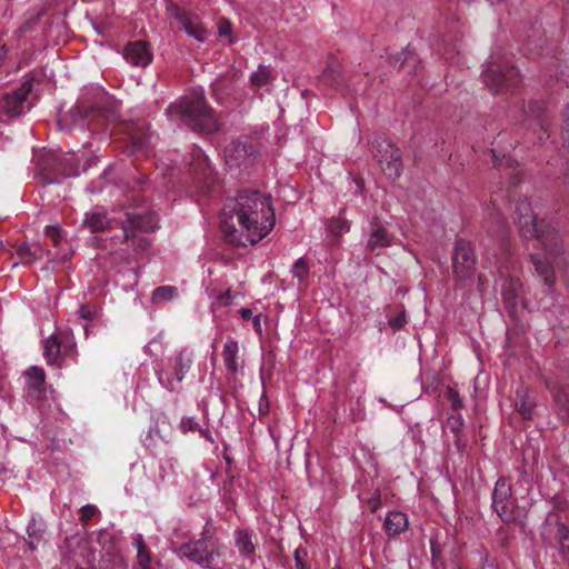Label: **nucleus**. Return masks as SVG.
<instances>
[{
  "label": "nucleus",
  "mask_w": 569,
  "mask_h": 569,
  "mask_svg": "<svg viewBox=\"0 0 569 569\" xmlns=\"http://www.w3.org/2000/svg\"><path fill=\"white\" fill-rule=\"evenodd\" d=\"M274 222L271 198L259 191L240 192L228 200L222 212V230L234 246L258 243L272 230Z\"/></svg>",
  "instance_id": "obj_1"
},
{
  "label": "nucleus",
  "mask_w": 569,
  "mask_h": 569,
  "mask_svg": "<svg viewBox=\"0 0 569 569\" xmlns=\"http://www.w3.org/2000/svg\"><path fill=\"white\" fill-rule=\"evenodd\" d=\"M515 213L520 232L527 238H537L542 244L543 256L541 253L533 254L532 263L545 283L549 287L553 286L556 276L551 260L563 252V246L557 230L550 222H537L531 204L527 199L517 202Z\"/></svg>",
  "instance_id": "obj_2"
},
{
  "label": "nucleus",
  "mask_w": 569,
  "mask_h": 569,
  "mask_svg": "<svg viewBox=\"0 0 569 569\" xmlns=\"http://www.w3.org/2000/svg\"><path fill=\"white\" fill-rule=\"evenodd\" d=\"M167 114L171 118H179L197 132L211 133L218 130L217 118L207 106L203 94L194 93L182 98L168 107Z\"/></svg>",
  "instance_id": "obj_3"
},
{
  "label": "nucleus",
  "mask_w": 569,
  "mask_h": 569,
  "mask_svg": "<svg viewBox=\"0 0 569 569\" xmlns=\"http://www.w3.org/2000/svg\"><path fill=\"white\" fill-rule=\"evenodd\" d=\"M207 523L202 531V537L196 541L183 543L179 548L181 557L199 565L202 568L210 569L213 567L216 558L220 556V545L216 538L208 535Z\"/></svg>",
  "instance_id": "obj_4"
},
{
  "label": "nucleus",
  "mask_w": 569,
  "mask_h": 569,
  "mask_svg": "<svg viewBox=\"0 0 569 569\" xmlns=\"http://www.w3.org/2000/svg\"><path fill=\"white\" fill-rule=\"evenodd\" d=\"M193 363V351L182 348L168 358L163 369L157 371L158 380L162 387L173 391L189 372Z\"/></svg>",
  "instance_id": "obj_5"
},
{
  "label": "nucleus",
  "mask_w": 569,
  "mask_h": 569,
  "mask_svg": "<svg viewBox=\"0 0 569 569\" xmlns=\"http://www.w3.org/2000/svg\"><path fill=\"white\" fill-rule=\"evenodd\" d=\"M373 157L382 172L389 179H397L402 172L401 151L385 138H376L372 142Z\"/></svg>",
  "instance_id": "obj_6"
},
{
  "label": "nucleus",
  "mask_w": 569,
  "mask_h": 569,
  "mask_svg": "<svg viewBox=\"0 0 569 569\" xmlns=\"http://www.w3.org/2000/svg\"><path fill=\"white\" fill-rule=\"evenodd\" d=\"M483 81L496 93L515 88L519 82V74L508 63L490 61L483 72Z\"/></svg>",
  "instance_id": "obj_7"
},
{
  "label": "nucleus",
  "mask_w": 569,
  "mask_h": 569,
  "mask_svg": "<svg viewBox=\"0 0 569 569\" xmlns=\"http://www.w3.org/2000/svg\"><path fill=\"white\" fill-rule=\"evenodd\" d=\"M167 14L168 18L176 20L179 27L197 41L204 42L207 40L208 31L202 26L198 16L186 11L174 3L168 6Z\"/></svg>",
  "instance_id": "obj_8"
},
{
  "label": "nucleus",
  "mask_w": 569,
  "mask_h": 569,
  "mask_svg": "<svg viewBox=\"0 0 569 569\" xmlns=\"http://www.w3.org/2000/svg\"><path fill=\"white\" fill-rule=\"evenodd\" d=\"M492 507L501 520L509 522L515 519V500L511 497V485L506 478H499L495 485Z\"/></svg>",
  "instance_id": "obj_9"
},
{
  "label": "nucleus",
  "mask_w": 569,
  "mask_h": 569,
  "mask_svg": "<svg viewBox=\"0 0 569 569\" xmlns=\"http://www.w3.org/2000/svg\"><path fill=\"white\" fill-rule=\"evenodd\" d=\"M32 90V83L26 80L21 86L0 99V114L8 118L20 116L24 112L27 98Z\"/></svg>",
  "instance_id": "obj_10"
},
{
  "label": "nucleus",
  "mask_w": 569,
  "mask_h": 569,
  "mask_svg": "<svg viewBox=\"0 0 569 569\" xmlns=\"http://www.w3.org/2000/svg\"><path fill=\"white\" fill-rule=\"evenodd\" d=\"M453 272L460 279H468L471 277L476 267V257L471 244L466 240H458L456 242L453 253Z\"/></svg>",
  "instance_id": "obj_11"
},
{
  "label": "nucleus",
  "mask_w": 569,
  "mask_h": 569,
  "mask_svg": "<svg viewBox=\"0 0 569 569\" xmlns=\"http://www.w3.org/2000/svg\"><path fill=\"white\" fill-rule=\"evenodd\" d=\"M123 58L133 67L146 68L152 61V52L147 42L138 40L124 47Z\"/></svg>",
  "instance_id": "obj_12"
},
{
  "label": "nucleus",
  "mask_w": 569,
  "mask_h": 569,
  "mask_svg": "<svg viewBox=\"0 0 569 569\" xmlns=\"http://www.w3.org/2000/svg\"><path fill=\"white\" fill-rule=\"evenodd\" d=\"M122 240H128L130 237H133L132 229H138L142 231H152L158 228V220L153 214H144V216H129L127 219V224H122Z\"/></svg>",
  "instance_id": "obj_13"
},
{
  "label": "nucleus",
  "mask_w": 569,
  "mask_h": 569,
  "mask_svg": "<svg viewBox=\"0 0 569 569\" xmlns=\"http://www.w3.org/2000/svg\"><path fill=\"white\" fill-rule=\"evenodd\" d=\"M27 396L33 400H41L44 395L46 373L40 367H31L27 372Z\"/></svg>",
  "instance_id": "obj_14"
},
{
  "label": "nucleus",
  "mask_w": 569,
  "mask_h": 569,
  "mask_svg": "<svg viewBox=\"0 0 569 569\" xmlns=\"http://www.w3.org/2000/svg\"><path fill=\"white\" fill-rule=\"evenodd\" d=\"M393 236L388 230L378 223H371V230L367 240V249L369 251H377L393 244Z\"/></svg>",
  "instance_id": "obj_15"
},
{
  "label": "nucleus",
  "mask_w": 569,
  "mask_h": 569,
  "mask_svg": "<svg viewBox=\"0 0 569 569\" xmlns=\"http://www.w3.org/2000/svg\"><path fill=\"white\" fill-rule=\"evenodd\" d=\"M234 546L239 553L244 558H250L256 552V543L253 542V532L244 529L234 531Z\"/></svg>",
  "instance_id": "obj_16"
},
{
  "label": "nucleus",
  "mask_w": 569,
  "mask_h": 569,
  "mask_svg": "<svg viewBox=\"0 0 569 569\" xmlns=\"http://www.w3.org/2000/svg\"><path fill=\"white\" fill-rule=\"evenodd\" d=\"M239 353V343L232 338H229L222 350V359L227 370L230 373H237L240 369V365L238 361Z\"/></svg>",
  "instance_id": "obj_17"
},
{
  "label": "nucleus",
  "mask_w": 569,
  "mask_h": 569,
  "mask_svg": "<svg viewBox=\"0 0 569 569\" xmlns=\"http://www.w3.org/2000/svg\"><path fill=\"white\" fill-rule=\"evenodd\" d=\"M224 157L230 166H240L249 157L248 146L241 141H232L224 148Z\"/></svg>",
  "instance_id": "obj_18"
},
{
  "label": "nucleus",
  "mask_w": 569,
  "mask_h": 569,
  "mask_svg": "<svg viewBox=\"0 0 569 569\" xmlns=\"http://www.w3.org/2000/svg\"><path fill=\"white\" fill-rule=\"evenodd\" d=\"M409 521L406 513L391 511L385 520V529L388 536L395 537L408 528Z\"/></svg>",
  "instance_id": "obj_19"
},
{
  "label": "nucleus",
  "mask_w": 569,
  "mask_h": 569,
  "mask_svg": "<svg viewBox=\"0 0 569 569\" xmlns=\"http://www.w3.org/2000/svg\"><path fill=\"white\" fill-rule=\"evenodd\" d=\"M132 543L137 550V565L140 569H153L152 558L149 548L144 543L143 536L137 533L132 538Z\"/></svg>",
  "instance_id": "obj_20"
},
{
  "label": "nucleus",
  "mask_w": 569,
  "mask_h": 569,
  "mask_svg": "<svg viewBox=\"0 0 569 569\" xmlns=\"http://www.w3.org/2000/svg\"><path fill=\"white\" fill-rule=\"evenodd\" d=\"M109 223L110 221L106 213L98 210L87 212L83 219V226L88 228L90 232L102 231L109 226Z\"/></svg>",
  "instance_id": "obj_21"
},
{
  "label": "nucleus",
  "mask_w": 569,
  "mask_h": 569,
  "mask_svg": "<svg viewBox=\"0 0 569 569\" xmlns=\"http://www.w3.org/2000/svg\"><path fill=\"white\" fill-rule=\"evenodd\" d=\"M533 401L527 389H518L516 393L515 408L523 419H530L533 410Z\"/></svg>",
  "instance_id": "obj_22"
},
{
  "label": "nucleus",
  "mask_w": 569,
  "mask_h": 569,
  "mask_svg": "<svg viewBox=\"0 0 569 569\" xmlns=\"http://www.w3.org/2000/svg\"><path fill=\"white\" fill-rule=\"evenodd\" d=\"M44 523L41 520L32 518L27 527L28 539H26L30 549H36L42 540L44 532Z\"/></svg>",
  "instance_id": "obj_23"
},
{
  "label": "nucleus",
  "mask_w": 569,
  "mask_h": 569,
  "mask_svg": "<svg viewBox=\"0 0 569 569\" xmlns=\"http://www.w3.org/2000/svg\"><path fill=\"white\" fill-rule=\"evenodd\" d=\"M43 357L49 365H57L60 358V342L56 336H50L43 342Z\"/></svg>",
  "instance_id": "obj_24"
},
{
  "label": "nucleus",
  "mask_w": 569,
  "mask_h": 569,
  "mask_svg": "<svg viewBox=\"0 0 569 569\" xmlns=\"http://www.w3.org/2000/svg\"><path fill=\"white\" fill-rule=\"evenodd\" d=\"M555 528L556 538L559 541L561 555L569 562V529L561 521H556Z\"/></svg>",
  "instance_id": "obj_25"
},
{
  "label": "nucleus",
  "mask_w": 569,
  "mask_h": 569,
  "mask_svg": "<svg viewBox=\"0 0 569 569\" xmlns=\"http://www.w3.org/2000/svg\"><path fill=\"white\" fill-rule=\"evenodd\" d=\"M178 297V289L174 286H161L153 290L151 300L153 303L171 301Z\"/></svg>",
  "instance_id": "obj_26"
},
{
  "label": "nucleus",
  "mask_w": 569,
  "mask_h": 569,
  "mask_svg": "<svg viewBox=\"0 0 569 569\" xmlns=\"http://www.w3.org/2000/svg\"><path fill=\"white\" fill-rule=\"evenodd\" d=\"M271 69L267 66L260 64L258 69L251 73L250 81L257 88L264 87L272 80Z\"/></svg>",
  "instance_id": "obj_27"
},
{
  "label": "nucleus",
  "mask_w": 569,
  "mask_h": 569,
  "mask_svg": "<svg viewBox=\"0 0 569 569\" xmlns=\"http://www.w3.org/2000/svg\"><path fill=\"white\" fill-rule=\"evenodd\" d=\"M327 231L335 237H341L349 232L350 223L342 217L331 218L326 223Z\"/></svg>",
  "instance_id": "obj_28"
},
{
  "label": "nucleus",
  "mask_w": 569,
  "mask_h": 569,
  "mask_svg": "<svg viewBox=\"0 0 569 569\" xmlns=\"http://www.w3.org/2000/svg\"><path fill=\"white\" fill-rule=\"evenodd\" d=\"M292 274L299 280V284H303L309 274V266L303 258H299L292 267Z\"/></svg>",
  "instance_id": "obj_29"
},
{
  "label": "nucleus",
  "mask_w": 569,
  "mask_h": 569,
  "mask_svg": "<svg viewBox=\"0 0 569 569\" xmlns=\"http://www.w3.org/2000/svg\"><path fill=\"white\" fill-rule=\"evenodd\" d=\"M519 289H520L519 282L510 280L508 283L503 284L502 295L506 299H516L518 296Z\"/></svg>",
  "instance_id": "obj_30"
},
{
  "label": "nucleus",
  "mask_w": 569,
  "mask_h": 569,
  "mask_svg": "<svg viewBox=\"0 0 569 569\" xmlns=\"http://www.w3.org/2000/svg\"><path fill=\"white\" fill-rule=\"evenodd\" d=\"M46 236L51 239L52 243L57 247L62 240V230L58 226H48L44 230Z\"/></svg>",
  "instance_id": "obj_31"
},
{
  "label": "nucleus",
  "mask_w": 569,
  "mask_h": 569,
  "mask_svg": "<svg viewBox=\"0 0 569 569\" xmlns=\"http://www.w3.org/2000/svg\"><path fill=\"white\" fill-rule=\"evenodd\" d=\"M80 108L77 107L74 109H72L68 114H64L62 118H60L59 120V127L61 130H66V131H69L70 130V127H69V120L70 119H76L78 116H80Z\"/></svg>",
  "instance_id": "obj_32"
},
{
  "label": "nucleus",
  "mask_w": 569,
  "mask_h": 569,
  "mask_svg": "<svg viewBox=\"0 0 569 569\" xmlns=\"http://www.w3.org/2000/svg\"><path fill=\"white\" fill-rule=\"evenodd\" d=\"M79 317L84 320H92L98 316V309L94 306L83 305L79 308Z\"/></svg>",
  "instance_id": "obj_33"
},
{
  "label": "nucleus",
  "mask_w": 569,
  "mask_h": 569,
  "mask_svg": "<svg viewBox=\"0 0 569 569\" xmlns=\"http://www.w3.org/2000/svg\"><path fill=\"white\" fill-rule=\"evenodd\" d=\"M199 428V423L193 418L187 417L181 419L180 429L183 433L198 431Z\"/></svg>",
  "instance_id": "obj_34"
},
{
  "label": "nucleus",
  "mask_w": 569,
  "mask_h": 569,
  "mask_svg": "<svg viewBox=\"0 0 569 569\" xmlns=\"http://www.w3.org/2000/svg\"><path fill=\"white\" fill-rule=\"evenodd\" d=\"M407 323V316L405 311L399 312L396 317L389 319V325L393 330L401 329Z\"/></svg>",
  "instance_id": "obj_35"
},
{
  "label": "nucleus",
  "mask_w": 569,
  "mask_h": 569,
  "mask_svg": "<svg viewBox=\"0 0 569 569\" xmlns=\"http://www.w3.org/2000/svg\"><path fill=\"white\" fill-rule=\"evenodd\" d=\"M99 512L98 508L93 505H86L81 508V521L87 522Z\"/></svg>",
  "instance_id": "obj_36"
},
{
  "label": "nucleus",
  "mask_w": 569,
  "mask_h": 569,
  "mask_svg": "<svg viewBox=\"0 0 569 569\" xmlns=\"http://www.w3.org/2000/svg\"><path fill=\"white\" fill-rule=\"evenodd\" d=\"M306 556H307V552L305 549H296L295 561H296L297 569H309V567L305 562Z\"/></svg>",
  "instance_id": "obj_37"
},
{
  "label": "nucleus",
  "mask_w": 569,
  "mask_h": 569,
  "mask_svg": "<svg viewBox=\"0 0 569 569\" xmlns=\"http://www.w3.org/2000/svg\"><path fill=\"white\" fill-rule=\"evenodd\" d=\"M448 423L451 428L452 431L455 432H459L463 426V420H462V417L460 415H457V416H451L449 419H448Z\"/></svg>",
  "instance_id": "obj_38"
},
{
  "label": "nucleus",
  "mask_w": 569,
  "mask_h": 569,
  "mask_svg": "<svg viewBox=\"0 0 569 569\" xmlns=\"http://www.w3.org/2000/svg\"><path fill=\"white\" fill-rule=\"evenodd\" d=\"M449 399L451 401L452 409L458 410L459 408L462 407V400L460 399L459 395L452 389H449Z\"/></svg>",
  "instance_id": "obj_39"
},
{
  "label": "nucleus",
  "mask_w": 569,
  "mask_h": 569,
  "mask_svg": "<svg viewBox=\"0 0 569 569\" xmlns=\"http://www.w3.org/2000/svg\"><path fill=\"white\" fill-rule=\"evenodd\" d=\"M232 301V296L229 291H226L223 293H220L218 297H217V303L219 306H229Z\"/></svg>",
  "instance_id": "obj_40"
},
{
  "label": "nucleus",
  "mask_w": 569,
  "mask_h": 569,
  "mask_svg": "<svg viewBox=\"0 0 569 569\" xmlns=\"http://www.w3.org/2000/svg\"><path fill=\"white\" fill-rule=\"evenodd\" d=\"M19 256L24 259L27 262H31L34 257H31L30 248L27 246H21L18 250Z\"/></svg>",
  "instance_id": "obj_41"
},
{
  "label": "nucleus",
  "mask_w": 569,
  "mask_h": 569,
  "mask_svg": "<svg viewBox=\"0 0 569 569\" xmlns=\"http://www.w3.org/2000/svg\"><path fill=\"white\" fill-rule=\"evenodd\" d=\"M231 30V26L228 21L221 20L219 22V34L220 36H227Z\"/></svg>",
  "instance_id": "obj_42"
},
{
  "label": "nucleus",
  "mask_w": 569,
  "mask_h": 569,
  "mask_svg": "<svg viewBox=\"0 0 569 569\" xmlns=\"http://www.w3.org/2000/svg\"><path fill=\"white\" fill-rule=\"evenodd\" d=\"M252 325H253V328L254 330L258 332V333H261L262 332V327H261V315H257L252 318Z\"/></svg>",
  "instance_id": "obj_43"
},
{
  "label": "nucleus",
  "mask_w": 569,
  "mask_h": 569,
  "mask_svg": "<svg viewBox=\"0 0 569 569\" xmlns=\"http://www.w3.org/2000/svg\"><path fill=\"white\" fill-rule=\"evenodd\" d=\"M239 315L240 317L243 319V320H249V319H252L253 318V313H252V310L249 309V308H242L239 310Z\"/></svg>",
  "instance_id": "obj_44"
},
{
  "label": "nucleus",
  "mask_w": 569,
  "mask_h": 569,
  "mask_svg": "<svg viewBox=\"0 0 569 569\" xmlns=\"http://www.w3.org/2000/svg\"><path fill=\"white\" fill-rule=\"evenodd\" d=\"M481 569H497L496 565L489 558H485L481 565Z\"/></svg>",
  "instance_id": "obj_45"
},
{
  "label": "nucleus",
  "mask_w": 569,
  "mask_h": 569,
  "mask_svg": "<svg viewBox=\"0 0 569 569\" xmlns=\"http://www.w3.org/2000/svg\"><path fill=\"white\" fill-rule=\"evenodd\" d=\"M540 110H541V107H540L539 104H537V103H531V104L529 106V111H530V113H531V114L537 113V117H538V118H540V113H539V111H540Z\"/></svg>",
  "instance_id": "obj_46"
},
{
  "label": "nucleus",
  "mask_w": 569,
  "mask_h": 569,
  "mask_svg": "<svg viewBox=\"0 0 569 569\" xmlns=\"http://www.w3.org/2000/svg\"><path fill=\"white\" fill-rule=\"evenodd\" d=\"M198 432L206 439L212 441V438H211V435L208 430L206 429H202L201 427L199 428Z\"/></svg>",
  "instance_id": "obj_47"
},
{
  "label": "nucleus",
  "mask_w": 569,
  "mask_h": 569,
  "mask_svg": "<svg viewBox=\"0 0 569 569\" xmlns=\"http://www.w3.org/2000/svg\"><path fill=\"white\" fill-rule=\"evenodd\" d=\"M7 53H8V50L6 49V47L4 46L0 47V66L4 61Z\"/></svg>",
  "instance_id": "obj_48"
},
{
  "label": "nucleus",
  "mask_w": 569,
  "mask_h": 569,
  "mask_svg": "<svg viewBox=\"0 0 569 569\" xmlns=\"http://www.w3.org/2000/svg\"><path fill=\"white\" fill-rule=\"evenodd\" d=\"M491 219H492L493 222H497V224H499V226L503 224V222L501 221V218H500V213H498V212L497 213H492L491 214Z\"/></svg>",
  "instance_id": "obj_49"
},
{
  "label": "nucleus",
  "mask_w": 569,
  "mask_h": 569,
  "mask_svg": "<svg viewBox=\"0 0 569 569\" xmlns=\"http://www.w3.org/2000/svg\"><path fill=\"white\" fill-rule=\"evenodd\" d=\"M156 340L151 341L149 345L144 346V352L149 356H152V351H151V345L154 343Z\"/></svg>",
  "instance_id": "obj_50"
},
{
  "label": "nucleus",
  "mask_w": 569,
  "mask_h": 569,
  "mask_svg": "<svg viewBox=\"0 0 569 569\" xmlns=\"http://www.w3.org/2000/svg\"><path fill=\"white\" fill-rule=\"evenodd\" d=\"M539 124L540 127L546 130V120L545 119H539Z\"/></svg>",
  "instance_id": "obj_51"
},
{
  "label": "nucleus",
  "mask_w": 569,
  "mask_h": 569,
  "mask_svg": "<svg viewBox=\"0 0 569 569\" xmlns=\"http://www.w3.org/2000/svg\"><path fill=\"white\" fill-rule=\"evenodd\" d=\"M502 229H503V224H502V226H501V224H500V226L498 224V228H497V229H493V232L500 231V230H502Z\"/></svg>",
  "instance_id": "obj_52"
},
{
  "label": "nucleus",
  "mask_w": 569,
  "mask_h": 569,
  "mask_svg": "<svg viewBox=\"0 0 569 569\" xmlns=\"http://www.w3.org/2000/svg\"><path fill=\"white\" fill-rule=\"evenodd\" d=\"M378 505H379V501L373 502V507H372V508H373V510H376V509H377Z\"/></svg>",
  "instance_id": "obj_53"
},
{
  "label": "nucleus",
  "mask_w": 569,
  "mask_h": 569,
  "mask_svg": "<svg viewBox=\"0 0 569 569\" xmlns=\"http://www.w3.org/2000/svg\"><path fill=\"white\" fill-rule=\"evenodd\" d=\"M378 505H379V501L373 502V507H372V508H373V510H376V509H377Z\"/></svg>",
  "instance_id": "obj_54"
},
{
  "label": "nucleus",
  "mask_w": 569,
  "mask_h": 569,
  "mask_svg": "<svg viewBox=\"0 0 569 569\" xmlns=\"http://www.w3.org/2000/svg\"><path fill=\"white\" fill-rule=\"evenodd\" d=\"M259 408L261 411H262V408H264V405H262V400L260 401Z\"/></svg>",
  "instance_id": "obj_55"
},
{
  "label": "nucleus",
  "mask_w": 569,
  "mask_h": 569,
  "mask_svg": "<svg viewBox=\"0 0 569 569\" xmlns=\"http://www.w3.org/2000/svg\"><path fill=\"white\" fill-rule=\"evenodd\" d=\"M259 408L261 411H262V408H264V405H262V400L260 401Z\"/></svg>",
  "instance_id": "obj_56"
},
{
  "label": "nucleus",
  "mask_w": 569,
  "mask_h": 569,
  "mask_svg": "<svg viewBox=\"0 0 569 569\" xmlns=\"http://www.w3.org/2000/svg\"><path fill=\"white\" fill-rule=\"evenodd\" d=\"M566 121L568 122V126H569V118H566Z\"/></svg>",
  "instance_id": "obj_57"
},
{
  "label": "nucleus",
  "mask_w": 569,
  "mask_h": 569,
  "mask_svg": "<svg viewBox=\"0 0 569 569\" xmlns=\"http://www.w3.org/2000/svg\"><path fill=\"white\" fill-rule=\"evenodd\" d=\"M332 569H340L339 567H333Z\"/></svg>",
  "instance_id": "obj_58"
}]
</instances>
